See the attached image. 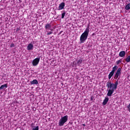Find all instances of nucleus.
I'll use <instances>...</instances> for the list:
<instances>
[{
  "label": "nucleus",
  "instance_id": "1",
  "mask_svg": "<svg viewBox=\"0 0 130 130\" xmlns=\"http://www.w3.org/2000/svg\"><path fill=\"white\" fill-rule=\"evenodd\" d=\"M118 85V81H116L115 83H113L111 81H108L106 84V87L108 88V92L107 93V96L111 97V96H112V94L114 93V91L117 89Z\"/></svg>",
  "mask_w": 130,
  "mask_h": 130
},
{
  "label": "nucleus",
  "instance_id": "2",
  "mask_svg": "<svg viewBox=\"0 0 130 130\" xmlns=\"http://www.w3.org/2000/svg\"><path fill=\"white\" fill-rule=\"evenodd\" d=\"M89 32H90V25H88L84 32L80 36V43H84L85 40H87L88 36H89Z\"/></svg>",
  "mask_w": 130,
  "mask_h": 130
},
{
  "label": "nucleus",
  "instance_id": "3",
  "mask_svg": "<svg viewBox=\"0 0 130 130\" xmlns=\"http://www.w3.org/2000/svg\"><path fill=\"white\" fill-rule=\"evenodd\" d=\"M69 118V116L66 115L64 116L63 117L61 118V119L59 121V126H62L63 124L68 121V119Z\"/></svg>",
  "mask_w": 130,
  "mask_h": 130
},
{
  "label": "nucleus",
  "instance_id": "4",
  "mask_svg": "<svg viewBox=\"0 0 130 130\" xmlns=\"http://www.w3.org/2000/svg\"><path fill=\"white\" fill-rule=\"evenodd\" d=\"M120 75H121V68H119L114 75V79L117 80Z\"/></svg>",
  "mask_w": 130,
  "mask_h": 130
},
{
  "label": "nucleus",
  "instance_id": "5",
  "mask_svg": "<svg viewBox=\"0 0 130 130\" xmlns=\"http://www.w3.org/2000/svg\"><path fill=\"white\" fill-rule=\"evenodd\" d=\"M39 61H40V58L37 57L35 59L33 60L32 61V66L34 67H36L39 63Z\"/></svg>",
  "mask_w": 130,
  "mask_h": 130
},
{
  "label": "nucleus",
  "instance_id": "6",
  "mask_svg": "<svg viewBox=\"0 0 130 130\" xmlns=\"http://www.w3.org/2000/svg\"><path fill=\"white\" fill-rule=\"evenodd\" d=\"M64 3L62 2L61 3H60V4L59 5L58 7V11H60V10H63V9H64Z\"/></svg>",
  "mask_w": 130,
  "mask_h": 130
},
{
  "label": "nucleus",
  "instance_id": "7",
  "mask_svg": "<svg viewBox=\"0 0 130 130\" xmlns=\"http://www.w3.org/2000/svg\"><path fill=\"white\" fill-rule=\"evenodd\" d=\"M108 101H109V98H108V97H106L103 102V105L104 106L106 105Z\"/></svg>",
  "mask_w": 130,
  "mask_h": 130
},
{
  "label": "nucleus",
  "instance_id": "8",
  "mask_svg": "<svg viewBox=\"0 0 130 130\" xmlns=\"http://www.w3.org/2000/svg\"><path fill=\"white\" fill-rule=\"evenodd\" d=\"M45 28L46 30H50V28H51V24L47 23L45 26Z\"/></svg>",
  "mask_w": 130,
  "mask_h": 130
},
{
  "label": "nucleus",
  "instance_id": "9",
  "mask_svg": "<svg viewBox=\"0 0 130 130\" xmlns=\"http://www.w3.org/2000/svg\"><path fill=\"white\" fill-rule=\"evenodd\" d=\"M119 56L120 57H123L124 56H125V51H120L119 53Z\"/></svg>",
  "mask_w": 130,
  "mask_h": 130
},
{
  "label": "nucleus",
  "instance_id": "10",
  "mask_svg": "<svg viewBox=\"0 0 130 130\" xmlns=\"http://www.w3.org/2000/svg\"><path fill=\"white\" fill-rule=\"evenodd\" d=\"M34 46L32 44H29L27 47V50H33Z\"/></svg>",
  "mask_w": 130,
  "mask_h": 130
},
{
  "label": "nucleus",
  "instance_id": "11",
  "mask_svg": "<svg viewBox=\"0 0 130 130\" xmlns=\"http://www.w3.org/2000/svg\"><path fill=\"white\" fill-rule=\"evenodd\" d=\"M30 84L31 85H37L38 84V81H37L36 79H35L30 82Z\"/></svg>",
  "mask_w": 130,
  "mask_h": 130
},
{
  "label": "nucleus",
  "instance_id": "12",
  "mask_svg": "<svg viewBox=\"0 0 130 130\" xmlns=\"http://www.w3.org/2000/svg\"><path fill=\"white\" fill-rule=\"evenodd\" d=\"M113 75H114V72H113L112 71H111L109 75H108V79L109 80H110V79H111V78H112V76H113Z\"/></svg>",
  "mask_w": 130,
  "mask_h": 130
},
{
  "label": "nucleus",
  "instance_id": "13",
  "mask_svg": "<svg viewBox=\"0 0 130 130\" xmlns=\"http://www.w3.org/2000/svg\"><path fill=\"white\" fill-rule=\"evenodd\" d=\"M5 88H8V84H5L2 85L0 87V90H3V89H5Z\"/></svg>",
  "mask_w": 130,
  "mask_h": 130
},
{
  "label": "nucleus",
  "instance_id": "14",
  "mask_svg": "<svg viewBox=\"0 0 130 130\" xmlns=\"http://www.w3.org/2000/svg\"><path fill=\"white\" fill-rule=\"evenodd\" d=\"M118 67L117 66H115L113 68H112V72H113V73H115V71H116L117 70H118Z\"/></svg>",
  "mask_w": 130,
  "mask_h": 130
},
{
  "label": "nucleus",
  "instance_id": "15",
  "mask_svg": "<svg viewBox=\"0 0 130 130\" xmlns=\"http://www.w3.org/2000/svg\"><path fill=\"white\" fill-rule=\"evenodd\" d=\"M82 62H83V60H82V58H80L77 60V64L78 66H80V64H81Z\"/></svg>",
  "mask_w": 130,
  "mask_h": 130
},
{
  "label": "nucleus",
  "instance_id": "16",
  "mask_svg": "<svg viewBox=\"0 0 130 130\" xmlns=\"http://www.w3.org/2000/svg\"><path fill=\"white\" fill-rule=\"evenodd\" d=\"M125 61H126V62H130V55L128 56L125 58Z\"/></svg>",
  "mask_w": 130,
  "mask_h": 130
},
{
  "label": "nucleus",
  "instance_id": "17",
  "mask_svg": "<svg viewBox=\"0 0 130 130\" xmlns=\"http://www.w3.org/2000/svg\"><path fill=\"white\" fill-rule=\"evenodd\" d=\"M64 16H66V11H63V13L61 14V19H63Z\"/></svg>",
  "mask_w": 130,
  "mask_h": 130
},
{
  "label": "nucleus",
  "instance_id": "18",
  "mask_svg": "<svg viewBox=\"0 0 130 130\" xmlns=\"http://www.w3.org/2000/svg\"><path fill=\"white\" fill-rule=\"evenodd\" d=\"M122 61L121 60V59H119V60L116 61V64H119V63H121Z\"/></svg>",
  "mask_w": 130,
  "mask_h": 130
},
{
  "label": "nucleus",
  "instance_id": "19",
  "mask_svg": "<svg viewBox=\"0 0 130 130\" xmlns=\"http://www.w3.org/2000/svg\"><path fill=\"white\" fill-rule=\"evenodd\" d=\"M32 130H39V126H37L33 128Z\"/></svg>",
  "mask_w": 130,
  "mask_h": 130
},
{
  "label": "nucleus",
  "instance_id": "20",
  "mask_svg": "<svg viewBox=\"0 0 130 130\" xmlns=\"http://www.w3.org/2000/svg\"><path fill=\"white\" fill-rule=\"evenodd\" d=\"M127 108L128 111L130 112V104L127 106Z\"/></svg>",
  "mask_w": 130,
  "mask_h": 130
},
{
  "label": "nucleus",
  "instance_id": "21",
  "mask_svg": "<svg viewBox=\"0 0 130 130\" xmlns=\"http://www.w3.org/2000/svg\"><path fill=\"white\" fill-rule=\"evenodd\" d=\"M51 34H52V31H49L47 34V35H51Z\"/></svg>",
  "mask_w": 130,
  "mask_h": 130
},
{
  "label": "nucleus",
  "instance_id": "22",
  "mask_svg": "<svg viewBox=\"0 0 130 130\" xmlns=\"http://www.w3.org/2000/svg\"><path fill=\"white\" fill-rule=\"evenodd\" d=\"M15 46V44H14V43H12V44H11V45H10V47H14Z\"/></svg>",
  "mask_w": 130,
  "mask_h": 130
},
{
  "label": "nucleus",
  "instance_id": "23",
  "mask_svg": "<svg viewBox=\"0 0 130 130\" xmlns=\"http://www.w3.org/2000/svg\"><path fill=\"white\" fill-rule=\"evenodd\" d=\"M93 99H94V97H93V96H91V99H90V100H91V101H93Z\"/></svg>",
  "mask_w": 130,
  "mask_h": 130
},
{
  "label": "nucleus",
  "instance_id": "24",
  "mask_svg": "<svg viewBox=\"0 0 130 130\" xmlns=\"http://www.w3.org/2000/svg\"><path fill=\"white\" fill-rule=\"evenodd\" d=\"M16 31H20V28L17 27Z\"/></svg>",
  "mask_w": 130,
  "mask_h": 130
},
{
  "label": "nucleus",
  "instance_id": "25",
  "mask_svg": "<svg viewBox=\"0 0 130 130\" xmlns=\"http://www.w3.org/2000/svg\"><path fill=\"white\" fill-rule=\"evenodd\" d=\"M50 31H53V29H52V28H50Z\"/></svg>",
  "mask_w": 130,
  "mask_h": 130
},
{
  "label": "nucleus",
  "instance_id": "26",
  "mask_svg": "<svg viewBox=\"0 0 130 130\" xmlns=\"http://www.w3.org/2000/svg\"><path fill=\"white\" fill-rule=\"evenodd\" d=\"M82 125H83V126H86V124H82Z\"/></svg>",
  "mask_w": 130,
  "mask_h": 130
}]
</instances>
